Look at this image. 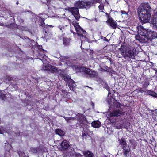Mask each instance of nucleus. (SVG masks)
Here are the masks:
<instances>
[{
    "label": "nucleus",
    "instance_id": "f257e3e1",
    "mask_svg": "<svg viewBox=\"0 0 157 157\" xmlns=\"http://www.w3.org/2000/svg\"><path fill=\"white\" fill-rule=\"evenodd\" d=\"M152 9L148 3H142L140 7L137 9L139 17L142 23L149 21L151 17Z\"/></svg>",
    "mask_w": 157,
    "mask_h": 157
},
{
    "label": "nucleus",
    "instance_id": "f03ea898",
    "mask_svg": "<svg viewBox=\"0 0 157 157\" xmlns=\"http://www.w3.org/2000/svg\"><path fill=\"white\" fill-rule=\"evenodd\" d=\"M101 2V0H91L90 1H79L76 2L75 6L79 9H89L97 3Z\"/></svg>",
    "mask_w": 157,
    "mask_h": 157
},
{
    "label": "nucleus",
    "instance_id": "7ed1b4c3",
    "mask_svg": "<svg viewBox=\"0 0 157 157\" xmlns=\"http://www.w3.org/2000/svg\"><path fill=\"white\" fill-rule=\"evenodd\" d=\"M75 67L76 69H78L80 70H82L86 75V77L87 78H97L98 75V74L96 71L89 68H85L83 67H79L77 65L75 66Z\"/></svg>",
    "mask_w": 157,
    "mask_h": 157
},
{
    "label": "nucleus",
    "instance_id": "20e7f679",
    "mask_svg": "<svg viewBox=\"0 0 157 157\" xmlns=\"http://www.w3.org/2000/svg\"><path fill=\"white\" fill-rule=\"evenodd\" d=\"M78 120V122L76 124V127L80 128H88L87 125V121L86 117L82 114L76 115L75 117Z\"/></svg>",
    "mask_w": 157,
    "mask_h": 157
},
{
    "label": "nucleus",
    "instance_id": "39448f33",
    "mask_svg": "<svg viewBox=\"0 0 157 157\" xmlns=\"http://www.w3.org/2000/svg\"><path fill=\"white\" fill-rule=\"evenodd\" d=\"M76 2L74 4L75 7H68L67 10L72 14L74 16L76 20L78 21L80 17V14L79 11V8L75 6Z\"/></svg>",
    "mask_w": 157,
    "mask_h": 157
},
{
    "label": "nucleus",
    "instance_id": "423d86ee",
    "mask_svg": "<svg viewBox=\"0 0 157 157\" xmlns=\"http://www.w3.org/2000/svg\"><path fill=\"white\" fill-rule=\"evenodd\" d=\"M77 32V34L78 36L80 37L81 40V42L82 43L83 40L85 39L86 38V36L87 35L86 32L81 27L78 28V29L75 30Z\"/></svg>",
    "mask_w": 157,
    "mask_h": 157
},
{
    "label": "nucleus",
    "instance_id": "0eeeda50",
    "mask_svg": "<svg viewBox=\"0 0 157 157\" xmlns=\"http://www.w3.org/2000/svg\"><path fill=\"white\" fill-rule=\"evenodd\" d=\"M106 23L112 29H116L117 27V23L113 18H110L107 20Z\"/></svg>",
    "mask_w": 157,
    "mask_h": 157
},
{
    "label": "nucleus",
    "instance_id": "6e6552de",
    "mask_svg": "<svg viewBox=\"0 0 157 157\" xmlns=\"http://www.w3.org/2000/svg\"><path fill=\"white\" fill-rule=\"evenodd\" d=\"M60 147L59 148L61 150L65 151L70 146L69 142L66 140H63L60 144Z\"/></svg>",
    "mask_w": 157,
    "mask_h": 157
},
{
    "label": "nucleus",
    "instance_id": "1a4fd4ad",
    "mask_svg": "<svg viewBox=\"0 0 157 157\" xmlns=\"http://www.w3.org/2000/svg\"><path fill=\"white\" fill-rule=\"evenodd\" d=\"M134 52L133 50H132L130 49H128L127 51L126 52L124 55L123 54H122V55H124V57L125 58L126 57H128L129 58H131L133 59L134 57Z\"/></svg>",
    "mask_w": 157,
    "mask_h": 157
},
{
    "label": "nucleus",
    "instance_id": "9d476101",
    "mask_svg": "<svg viewBox=\"0 0 157 157\" xmlns=\"http://www.w3.org/2000/svg\"><path fill=\"white\" fill-rule=\"evenodd\" d=\"M122 148H123L124 155V156H127L129 154L130 151V148L128 145H125L124 147L122 146Z\"/></svg>",
    "mask_w": 157,
    "mask_h": 157
},
{
    "label": "nucleus",
    "instance_id": "9b49d317",
    "mask_svg": "<svg viewBox=\"0 0 157 157\" xmlns=\"http://www.w3.org/2000/svg\"><path fill=\"white\" fill-rule=\"evenodd\" d=\"M78 154V155H80L81 156L84 155L85 157H93L94 156L93 154L89 151L83 152L82 155H81L80 153Z\"/></svg>",
    "mask_w": 157,
    "mask_h": 157
},
{
    "label": "nucleus",
    "instance_id": "f8f14e48",
    "mask_svg": "<svg viewBox=\"0 0 157 157\" xmlns=\"http://www.w3.org/2000/svg\"><path fill=\"white\" fill-rule=\"evenodd\" d=\"M123 112L119 110H116L110 113L111 116L117 117L118 116H120L121 115Z\"/></svg>",
    "mask_w": 157,
    "mask_h": 157
},
{
    "label": "nucleus",
    "instance_id": "ddd939ff",
    "mask_svg": "<svg viewBox=\"0 0 157 157\" xmlns=\"http://www.w3.org/2000/svg\"><path fill=\"white\" fill-rule=\"evenodd\" d=\"M91 126L93 128H100L101 123L98 120L94 121L91 123Z\"/></svg>",
    "mask_w": 157,
    "mask_h": 157
},
{
    "label": "nucleus",
    "instance_id": "4468645a",
    "mask_svg": "<svg viewBox=\"0 0 157 157\" xmlns=\"http://www.w3.org/2000/svg\"><path fill=\"white\" fill-rule=\"evenodd\" d=\"M152 20L153 25L157 27V11L153 14Z\"/></svg>",
    "mask_w": 157,
    "mask_h": 157
},
{
    "label": "nucleus",
    "instance_id": "2eb2a0df",
    "mask_svg": "<svg viewBox=\"0 0 157 157\" xmlns=\"http://www.w3.org/2000/svg\"><path fill=\"white\" fill-rule=\"evenodd\" d=\"M70 38L63 37V45L66 46L69 45L70 44Z\"/></svg>",
    "mask_w": 157,
    "mask_h": 157
},
{
    "label": "nucleus",
    "instance_id": "dca6fc26",
    "mask_svg": "<svg viewBox=\"0 0 157 157\" xmlns=\"http://www.w3.org/2000/svg\"><path fill=\"white\" fill-rule=\"evenodd\" d=\"M119 50L120 52L123 54L126 53L127 51V47L124 45V44H121V46L120 48H119Z\"/></svg>",
    "mask_w": 157,
    "mask_h": 157
},
{
    "label": "nucleus",
    "instance_id": "f3484780",
    "mask_svg": "<svg viewBox=\"0 0 157 157\" xmlns=\"http://www.w3.org/2000/svg\"><path fill=\"white\" fill-rule=\"evenodd\" d=\"M67 84L70 89L72 88V89L75 87V82L71 78L67 82Z\"/></svg>",
    "mask_w": 157,
    "mask_h": 157
},
{
    "label": "nucleus",
    "instance_id": "a211bd4d",
    "mask_svg": "<svg viewBox=\"0 0 157 157\" xmlns=\"http://www.w3.org/2000/svg\"><path fill=\"white\" fill-rule=\"evenodd\" d=\"M145 93H147L148 94L153 97L157 98V94L153 91L147 90L146 91H145Z\"/></svg>",
    "mask_w": 157,
    "mask_h": 157
},
{
    "label": "nucleus",
    "instance_id": "6ab92c4d",
    "mask_svg": "<svg viewBox=\"0 0 157 157\" xmlns=\"http://www.w3.org/2000/svg\"><path fill=\"white\" fill-rule=\"evenodd\" d=\"M84 132H82V136L83 138H86L87 136L86 135H88L89 134L90 130L88 128H84Z\"/></svg>",
    "mask_w": 157,
    "mask_h": 157
},
{
    "label": "nucleus",
    "instance_id": "aec40b11",
    "mask_svg": "<svg viewBox=\"0 0 157 157\" xmlns=\"http://www.w3.org/2000/svg\"><path fill=\"white\" fill-rule=\"evenodd\" d=\"M55 132L56 134L60 136H63L65 134V132L61 129L57 128L55 130Z\"/></svg>",
    "mask_w": 157,
    "mask_h": 157
},
{
    "label": "nucleus",
    "instance_id": "412c9836",
    "mask_svg": "<svg viewBox=\"0 0 157 157\" xmlns=\"http://www.w3.org/2000/svg\"><path fill=\"white\" fill-rule=\"evenodd\" d=\"M44 32L46 34L49 33L51 31V29L49 26L45 25L43 26Z\"/></svg>",
    "mask_w": 157,
    "mask_h": 157
},
{
    "label": "nucleus",
    "instance_id": "4be33fe9",
    "mask_svg": "<svg viewBox=\"0 0 157 157\" xmlns=\"http://www.w3.org/2000/svg\"><path fill=\"white\" fill-rule=\"evenodd\" d=\"M48 69L52 72H55L58 71V69L56 68L54 66L50 65L48 66Z\"/></svg>",
    "mask_w": 157,
    "mask_h": 157
},
{
    "label": "nucleus",
    "instance_id": "5701e85b",
    "mask_svg": "<svg viewBox=\"0 0 157 157\" xmlns=\"http://www.w3.org/2000/svg\"><path fill=\"white\" fill-rule=\"evenodd\" d=\"M41 2L43 3H45L47 6L48 9L50 8V1L49 0H41Z\"/></svg>",
    "mask_w": 157,
    "mask_h": 157
},
{
    "label": "nucleus",
    "instance_id": "b1692460",
    "mask_svg": "<svg viewBox=\"0 0 157 157\" xmlns=\"http://www.w3.org/2000/svg\"><path fill=\"white\" fill-rule=\"evenodd\" d=\"M78 21H73L72 22V25H73L75 29H78V28L80 27V25H79V23L78 22Z\"/></svg>",
    "mask_w": 157,
    "mask_h": 157
},
{
    "label": "nucleus",
    "instance_id": "393cba45",
    "mask_svg": "<svg viewBox=\"0 0 157 157\" xmlns=\"http://www.w3.org/2000/svg\"><path fill=\"white\" fill-rule=\"evenodd\" d=\"M143 84H147L149 85V82L148 80L145 77L143 78V80L141 83Z\"/></svg>",
    "mask_w": 157,
    "mask_h": 157
},
{
    "label": "nucleus",
    "instance_id": "a878e982",
    "mask_svg": "<svg viewBox=\"0 0 157 157\" xmlns=\"http://www.w3.org/2000/svg\"><path fill=\"white\" fill-rule=\"evenodd\" d=\"M64 118L66 120V121L67 122H70V120H74L76 119V118L75 117H64Z\"/></svg>",
    "mask_w": 157,
    "mask_h": 157
},
{
    "label": "nucleus",
    "instance_id": "bb28decb",
    "mask_svg": "<svg viewBox=\"0 0 157 157\" xmlns=\"http://www.w3.org/2000/svg\"><path fill=\"white\" fill-rule=\"evenodd\" d=\"M119 142L121 145H123V147H124L125 146L127 145H126V143L125 141L122 139L119 140Z\"/></svg>",
    "mask_w": 157,
    "mask_h": 157
},
{
    "label": "nucleus",
    "instance_id": "cd10ccee",
    "mask_svg": "<svg viewBox=\"0 0 157 157\" xmlns=\"http://www.w3.org/2000/svg\"><path fill=\"white\" fill-rule=\"evenodd\" d=\"M149 85L147 84H142V87H141V89L144 91H146L147 90V88ZM145 93V91L144 92Z\"/></svg>",
    "mask_w": 157,
    "mask_h": 157
},
{
    "label": "nucleus",
    "instance_id": "c85d7f7f",
    "mask_svg": "<svg viewBox=\"0 0 157 157\" xmlns=\"http://www.w3.org/2000/svg\"><path fill=\"white\" fill-rule=\"evenodd\" d=\"M105 131L109 134H111L113 132L111 128H105Z\"/></svg>",
    "mask_w": 157,
    "mask_h": 157
},
{
    "label": "nucleus",
    "instance_id": "c756f323",
    "mask_svg": "<svg viewBox=\"0 0 157 157\" xmlns=\"http://www.w3.org/2000/svg\"><path fill=\"white\" fill-rule=\"evenodd\" d=\"M145 91L143 90L141 88H140L139 89H137L135 90L134 92H136L137 93H138L139 92H140L141 93H143Z\"/></svg>",
    "mask_w": 157,
    "mask_h": 157
},
{
    "label": "nucleus",
    "instance_id": "7c9ffc66",
    "mask_svg": "<svg viewBox=\"0 0 157 157\" xmlns=\"http://www.w3.org/2000/svg\"><path fill=\"white\" fill-rule=\"evenodd\" d=\"M108 67L106 66H104L103 67H101L100 68V70L102 72H104L107 71V69Z\"/></svg>",
    "mask_w": 157,
    "mask_h": 157
},
{
    "label": "nucleus",
    "instance_id": "2f4dec72",
    "mask_svg": "<svg viewBox=\"0 0 157 157\" xmlns=\"http://www.w3.org/2000/svg\"><path fill=\"white\" fill-rule=\"evenodd\" d=\"M10 17H12L13 20V23L15 22V19L14 18V15L11 12L8 13Z\"/></svg>",
    "mask_w": 157,
    "mask_h": 157
},
{
    "label": "nucleus",
    "instance_id": "473e14b6",
    "mask_svg": "<svg viewBox=\"0 0 157 157\" xmlns=\"http://www.w3.org/2000/svg\"><path fill=\"white\" fill-rule=\"evenodd\" d=\"M63 78L65 80L67 81V82L71 79V78L67 75H63Z\"/></svg>",
    "mask_w": 157,
    "mask_h": 157
},
{
    "label": "nucleus",
    "instance_id": "72a5a7b5",
    "mask_svg": "<svg viewBox=\"0 0 157 157\" xmlns=\"http://www.w3.org/2000/svg\"><path fill=\"white\" fill-rule=\"evenodd\" d=\"M40 19L41 21V26H43L44 25H45L44 23V19L43 18H40Z\"/></svg>",
    "mask_w": 157,
    "mask_h": 157
},
{
    "label": "nucleus",
    "instance_id": "f704fd0d",
    "mask_svg": "<svg viewBox=\"0 0 157 157\" xmlns=\"http://www.w3.org/2000/svg\"><path fill=\"white\" fill-rule=\"evenodd\" d=\"M39 149L37 148H33L31 149V151L32 152H33V153H36L38 151Z\"/></svg>",
    "mask_w": 157,
    "mask_h": 157
},
{
    "label": "nucleus",
    "instance_id": "c9c22d12",
    "mask_svg": "<svg viewBox=\"0 0 157 157\" xmlns=\"http://www.w3.org/2000/svg\"><path fill=\"white\" fill-rule=\"evenodd\" d=\"M6 94H1V97L2 100H5L6 99L7 97L6 96Z\"/></svg>",
    "mask_w": 157,
    "mask_h": 157
},
{
    "label": "nucleus",
    "instance_id": "e433bc0d",
    "mask_svg": "<svg viewBox=\"0 0 157 157\" xmlns=\"http://www.w3.org/2000/svg\"><path fill=\"white\" fill-rule=\"evenodd\" d=\"M98 8L100 10H102L104 9V6L103 4H101L99 6Z\"/></svg>",
    "mask_w": 157,
    "mask_h": 157
},
{
    "label": "nucleus",
    "instance_id": "4c0bfd02",
    "mask_svg": "<svg viewBox=\"0 0 157 157\" xmlns=\"http://www.w3.org/2000/svg\"><path fill=\"white\" fill-rule=\"evenodd\" d=\"M105 14H106V17L108 18L107 20H108L109 19H110V18H112L111 17V16L110 15V13L109 14L107 13H105Z\"/></svg>",
    "mask_w": 157,
    "mask_h": 157
},
{
    "label": "nucleus",
    "instance_id": "58836bf2",
    "mask_svg": "<svg viewBox=\"0 0 157 157\" xmlns=\"http://www.w3.org/2000/svg\"><path fill=\"white\" fill-rule=\"evenodd\" d=\"M121 13L122 14H127L126 12L125 11H121Z\"/></svg>",
    "mask_w": 157,
    "mask_h": 157
},
{
    "label": "nucleus",
    "instance_id": "ea45409f",
    "mask_svg": "<svg viewBox=\"0 0 157 157\" xmlns=\"http://www.w3.org/2000/svg\"><path fill=\"white\" fill-rule=\"evenodd\" d=\"M68 94L67 93L66 94H65L63 96L64 97H66V98H67L68 97Z\"/></svg>",
    "mask_w": 157,
    "mask_h": 157
},
{
    "label": "nucleus",
    "instance_id": "a19ab883",
    "mask_svg": "<svg viewBox=\"0 0 157 157\" xmlns=\"http://www.w3.org/2000/svg\"><path fill=\"white\" fill-rule=\"evenodd\" d=\"M10 25H6V27H8V28H10V25Z\"/></svg>",
    "mask_w": 157,
    "mask_h": 157
},
{
    "label": "nucleus",
    "instance_id": "79ce46f5",
    "mask_svg": "<svg viewBox=\"0 0 157 157\" xmlns=\"http://www.w3.org/2000/svg\"><path fill=\"white\" fill-rule=\"evenodd\" d=\"M104 38L105 39L104 40L105 41H107V42L109 41V40H108L106 37H104Z\"/></svg>",
    "mask_w": 157,
    "mask_h": 157
},
{
    "label": "nucleus",
    "instance_id": "37998d69",
    "mask_svg": "<svg viewBox=\"0 0 157 157\" xmlns=\"http://www.w3.org/2000/svg\"><path fill=\"white\" fill-rule=\"evenodd\" d=\"M60 29L62 31V29H64V27H62L60 28Z\"/></svg>",
    "mask_w": 157,
    "mask_h": 157
},
{
    "label": "nucleus",
    "instance_id": "c03bdc74",
    "mask_svg": "<svg viewBox=\"0 0 157 157\" xmlns=\"http://www.w3.org/2000/svg\"><path fill=\"white\" fill-rule=\"evenodd\" d=\"M4 26V24L3 23L0 22V26Z\"/></svg>",
    "mask_w": 157,
    "mask_h": 157
},
{
    "label": "nucleus",
    "instance_id": "a18cd8bd",
    "mask_svg": "<svg viewBox=\"0 0 157 157\" xmlns=\"http://www.w3.org/2000/svg\"><path fill=\"white\" fill-rule=\"evenodd\" d=\"M47 26H49V28L50 27H53V26L52 25H47Z\"/></svg>",
    "mask_w": 157,
    "mask_h": 157
},
{
    "label": "nucleus",
    "instance_id": "49530a36",
    "mask_svg": "<svg viewBox=\"0 0 157 157\" xmlns=\"http://www.w3.org/2000/svg\"><path fill=\"white\" fill-rule=\"evenodd\" d=\"M91 105L92 106L94 107V103L93 102H92V103H91Z\"/></svg>",
    "mask_w": 157,
    "mask_h": 157
},
{
    "label": "nucleus",
    "instance_id": "de8ad7c7",
    "mask_svg": "<svg viewBox=\"0 0 157 157\" xmlns=\"http://www.w3.org/2000/svg\"><path fill=\"white\" fill-rule=\"evenodd\" d=\"M157 34H156V35L155 36V37H154V38H157Z\"/></svg>",
    "mask_w": 157,
    "mask_h": 157
},
{
    "label": "nucleus",
    "instance_id": "09e8293b",
    "mask_svg": "<svg viewBox=\"0 0 157 157\" xmlns=\"http://www.w3.org/2000/svg\"><path fill=\"white\" fill-rule=\"evenodd\" d=\"M143 34H142V35H144L145 34H146L145 33H144V32H143Z\"/></svg>",
    "mask_w": 157,
    "mask_h": 157
},
{
    "label": "nucleus",
    "instance_id": "8fccbe9b",
    "mask_svg": "<svg viewBox=\"0 0 157 157\" xmlns=\"http://www.w3.org/2000/svg\"><path fill=\"white\" fill-rule=\"evenodd\" d=\"M39 48L42 49V46H41L40 47H39Z\"/></svg>",
    "mask_w": 157,
    "mask_h": 157
},
{
    "label": "nucleus",
    "instance_id": "3c124183",
    "mask_svg": "<svg viewBox=\"0 0 157 157\" xmlns=\"http://www.w3.org/2000/svg\"><path fill=\"white\" fill-rule=\"evenodd\" d=\"M16 4L17 5L18 4V2H17L16 3Z\"/></svg>",
    "mask_w": 157,
    "mask_h": 157
},
{
    "label": "nucleus",
    "instance_id": "603ef678",
    "mask_svg": "<svg viewBox=\"0 0 157 157\" xmlns=\"http://www.w3.org/2000/svg\"><path fill=\"white\" fill-rule=\"evenodd\" d=\"M73 34H75H75H76V33H75V32H73Z\"/></svg>",
    "mask_w": 157,
    "mask_h": 157
},
{
    "label": "nucleus",
    "instance_id": "864d4df0",
    "mask_svg": "<svg viewBox=\"0 0 157 157\" xmlns=\"http://www.w3.org/2000/svg\"><path fill=\"white\" fill-rule=\"evenodd\" d=\"M8 80H11V79H10V78H8Z\"/></svg>",
    "mask_w": 157,
    "mask_h": 157
},
{
    "label": "nucleus",
    "instance_id": "5fc2aeb1",
    "mask_svg": "<svg viewBox=\"0 0 157 157\" xmlns=\"http://www.w3.org/2000/svg\"><path fill=\"white\" fill-rule=\"evenodd\" d=\"M108 94H111V93L109 92Z\"/></svg>",
    "mask_w": 157,
    "mask_h": 157
},
{
    "label": "nucleus",
    "instance_id": "6e6d98bb",
    "mask_svg": "<svg viewBox=\"0 0 157 157\" xmlns=\"http://www.w3.org/2000/svg\"><path fill=\"white\" fill-rule=\"evenodd\" d=\"M0 128H2V127H1Z\"/></svg>",
    "mask_w": 157,
    "mask_h": 157
}]
</instances>
